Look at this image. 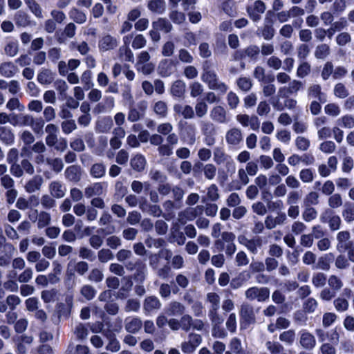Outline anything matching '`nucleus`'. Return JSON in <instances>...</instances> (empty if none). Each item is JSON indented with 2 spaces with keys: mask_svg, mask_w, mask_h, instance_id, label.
Segmentation results:
<instances>
[{
  "mask_svg": "<svg viewBox=\"0 0 354 354\" xmlns=\"http://www.w3.org/2000/svg\"><path fill=\"white\" fill-rule=\"evenodd\" d=\"M319 220L322 223H328L331 231H337L341 227L342 220L339 216L335 214L330 209H326L322 212Z\"/></svg>",
  "mask_w": 354,
  "mask_h": 354,
  "instance_id": "3",
  "label": "nucleus"
},
{
  "mask_svg": "<svg viewBox=\"0 0 354 354\" xmlns=\"http://www.w3.org/2000/svg\"><path fill=\"white\" fill-rule=\"evenodd\" d=\"M328 205L333 209H336L342 205V198L339 194L331 195L328 201Z\"/></svg>",
  "mask_w": 354,
  "mask_h": 354,
  "instance_id": "56",
  "label": "nucleus"
},
{
  "mask_svg": "<svg viewBox=\"0 0 354 354\" xmlns=\"http://www.w3.org/2000/svg\"><path fill=\"white\" fill-rule=\"evenodd\" d=\"M32 275L33 271L32 268H27L20 274H19L17 277V281L19 283H28L32 279Z\"/></svg>",
  "mask_w": 354,
  "mask_h": 354,
  "instance_id": "57",
  "label": "nucleus"
},
{
  "mask_svg": "<svg viewBox=\"0 0 354 354\" xmlns=\"http://www.w3.org/2000/svg\"><path fill=\"white\" fill-rule=\"evenodd\" d=\"M121 59L127 62H133V53L128 46H122L119 49Z\"/></svg>",
  "mask_w": 354,
  "mask_h": 354,
  "instance_id": "50",
  "label": "nucleus"
},
{
  "mask_svg": "<svg viewBox=\"0 0 354 354\" xmlns=\"http://www.w3.org/2000/svg\"><path fill=\"white\" fill-rule=\"evenodd\" d=\"M171 94L176 97H181L185 92V84L181 80L175 81L170 90Z\"/></svg>",
  "mask_w": 354,
  "mask_h": 354,
  "instance_id": "30",
  "label": "nucleus"
},
{
  "mask_svg": "<svg viewBox=\"0 0 354 354\" xmlns=\"http://www.w3.org/2000/svg\"><path fill=\"white\" fill-rule=\"evenodd\" d=\"M213 154L214 161L218 165H221L225 162H232L231 157L226 154L224 150L221 147L214 148Z\"/></svg>",
  "mask_w": 354,
  "mask_h": 354,
  "instance_id": "24",
  "label": "nucleus"
},
{
  "mask_svg": "<svg viewBox=\"0 0 354 354\" xmlns=\"http://www.w3.org/2000/svg\"><path fill=\"white\" fill-rule=\"evenodd\" d=\"M6 107L11 111L17 109L19 111H23L25 109V106L15 97H12L8 100Z\"/></svg>",
  "mask_w": 354,
  "mask_h": 354,
  "instance_id": "60",
  "label": "nucleus"
},
{
  "mask_svg": "<svg viewBox=\"0 0 354 354\" xmlns=\"http://www.w3.org/2000/svg\"><path fill=\"white\" fill-rule=\"evenodd\" d=\"M140 208L148 214L158 217L162 214L160 207L157 205H149L147 203H142L140 205Z\"/></svg>",
  "mask_w": 354,
  "mask_h": 354,
  "instance_id": "35",
  "label": "nucleus"
},
{
  "mask_svg": "<svg viewBox=\"0 0 354 354\" xmlns=\"http://www.w3.org/2000/svg\"><path fill=\"white\" fill-rule=\"evenodd\" d=\"M44 183V178L40 175H35L30 179L25 185V190L28 193H34L41 189Z\"/></svg>",
  "mask_w": 354,
  "mask_h": 354,
  "instance_id": "17",
  "label": "nucleus"
},
{
  "mask_svg": "<svg viewBox=\"0 0 354 354\" xmlns=\"http://www.w3.org/2000/svg\"><path fill=\"white\" fill-rule=\"evenodd\" d=\"M326 281V276L322 272L315 273L312 278L313 284L317 288L322 287Z\"/></svg>",
  "mask_w": 354,
  "mask_h": 354,
  "instance_id": "55",
  "label": "nucleus"
},
{
  "mask_svg": "<svg viewBox=\"0 0 354 354\" xmlns=\"http://www.w3.org/2000/svg\"><path fill=\"white\" fill-rule=\"evenodd\" d=\"M177 62L171 59H162L158 66V73L162 77H169L176 71Z\"/></svg>",
  "mask_w": 354,
  "mask_h": 354,
  "instance_id": "6",
  "label": "nucleus"
},
{
  "mask_svg": "<svg viewBox=\"0 0 354 354\" xmlns=\"http://www.w3.org/2000/svg\"><path fill=\"white\" fill-rule=\"evenodd\" d=\"M317 216V210L310 206H305V209L302 213V218L306 222H310L315 220Z\"/></svg>",
  "mask_w": 354,
  "mask_h": 354,
  "instance_id": "42",
  "label": "nucleus"
},
{
  "mask_svg": "<svg viewBox=\"0 0 354 354\" xmlns=\"http://www.w3.org/2000/svg\"><path fill=\"white\" fill-rule=\"evenodd\" d=\"M57 290L56 289L45 290L41 293V297L44 302L50 303L56 300Z\"/></svg>",
  "mask_w": 354,
  "mask_h": 354,
  "instance_id": "43",
  "label": "nucleus"
},
{
  "mask_svg": "<svg viewBox=\"0 0 354 354\" xmlns=\"http://www.w3.org/2000/svg\"><path fill=\"white\" fill-rule=\"evenodd\" d=\"M106 188V183H95L86 187L84 190L85 196L91 198L94 196H100L103 194Z\"/></svg>",
  "mask_w": 354,
  "mask_h": 354,
  "instance_id": "16",
  "label": "nucleus"
},
{
  "mask_svg": "<svg viewBox=\"0 0 354 354\" xmlns=\"http://www.w3.org/2000/svg\"><path fill=\"white\" fill-rule=\"evenodd\" d=\"M239 315L241 328H246L250 325L254 324L256 322L254 308L248 304L243 303L241 305Z\"/></svg>",
  "mask_w": 354,
  "mask_h": 354,
  "instance_id": "2",
  "label": "nucleus"
},
{
  "mask_svg": "<svg viewBox=\"0 0 354 354\" xmlns=\"http://www.w3.org/2000/svg\"><path fill=\"white\" fill-rule=\"evenodd\" d=\"M201 342L202 337L200 335L190 333L188 336V340L182 342L181 350L185 353H193Z\"/></svg>",
  "mask_w": 354,
  "mask_h": 354,
  "instance_id": "7",
  "label": "nucleus"
},
{
  "mask_svg": "<svg viewBox=\"0 0 354 354\" xmlns=\"http://www.w3.org/2000/svg\"><path fill=\"white\" fill-rule=\"evenodd\" d=\"M49 191L53 197L60 198L64 196L66 189L61 182L53 181L49 185Z\"/></svg>",
  "mask_w": 354,
  "mask_h": 354,
  "instance_id": "21",
  "label": "nucleus"
},
{
  "mask_svg": "<svg viewBox=\"0 0 354 354\" xmlns=\"http://www.w3.org/2000/svg\"><path fill=\"white\" fill-rule=\"evenodd\" d=\"M5 53L10 57H14L18 52V43L17 40H10L4 48Z\"/></svg>",
  "mask_w": 354,
  "mask_h": 354,
  "instance_id": "46",
  "label": "nucleus"
},
{
  "mask_svg": "<svg viewBox=\"0 0 354 354\" xmlns=\"http://www.w3.org/2000/svg\"><path fill=\"white\" fill-rule=\"evenodd\" d=\"M342 217L346 223H351L354 221V203L347 202L344 204L342 212Z\"/></svg>",
  "mask_w": 354,
  "mask_h": 354,
  "instance_id": "27",
  "label": "nucleus"
},
{
  "mask_svg": "<svg viewBox=\"0 0 354 354\" xmlns=\"http://www.w3.org/2000/svg\"><path fill=\"white\" fill-rule=\"evenodd\" d=\"M295 332L294 330H288L279 335V339L288 345H292L295 340Z\"/></svg>",
  "mask_w": 354,
  "mask_h": 354,
  "instance_id": "40",
  "label": "nucleus"
},
{
  "mask_svg": "<svg viewBox=\"0 0 354 354\" xmlns=\"http://www.w3.org/2000/svg\"><path fill=\"white\" fill-rule=\"evenodd\" d=\"M209 117L213 121L219 124H227L230 121L226 109L221 105H216L211 109Z\"/></svg>",
  "mask_w": 354,
  "mask_h": 354,
  "instance_id": "8",
  "label": "nucleus"
},
{
  "mask_svg": "<svg viewBox=\"0 0 354 354\" xmlns=\"http://www.w3.org/2000/svg\"><path fill=\"white\" fill-rule=\"evenodd\" d=\"M10 124L19 126H29L32 124V115H11Z\"/></svg>",
  "mask_w": 354,
  "mask_h": 354,
  "instance_id": "28",
  "label": "nucleus"
},
{
  "mask_svg": "<svg viewBox=\"0 0 354 354\" xmlns=\"http://www.w3.org/2000/svg\"><path fill=\"white\" fill-rule=\"evenodd\" d=\"M208 111V106L203 100H198L195 105V113L198 118L204 117Z\"/></svg>",
  "mask_w": 354,
  "mask_h": 354,
  "instance_id": "47",
  "label": "nucleus"
},
{
  "mask_svg": "<svg viewBox=\"0 0 354 354\" xmlns=\"http://www.w3.org/2000/svg\"><path fill=\"white\" fill-rule=\"evenodd\" d=\"M150 186L151 185L149 182L142 183L138 180H133L131 185V189L137 194H140L143 189L148 191L150 188Z\"/></svg>",
  "mask_w": 354,
  "mask_h": 354,
  "instance_id": "49",
  "label": "nucleus"
},
{
  "mask_svg": "<svg viewBox=\"0 0 354 354\" xmlns=\"http://www.w3.org/2000/svg\"><path fill=\"white\" fill-rule=\"evenodd\" d=\"M30 10L37 18H43L42 9L35 0H24Z\"/></svg>",
  "mask_w": 354,
  "mask_h": 354,
  "instance_id": "36",
  "label": "nucleus"
},
{
  "mask_svg": "<svg viewBox=\"0 0 354 354\" xmlns=\"http://www.w3.org/2000/svg\"><path fill=\"white\" fill-rule=\"evenodd\" d=\"M161 307L160 300L155 296H150L145 299L143 309L145 312L149 313L153 310H157Z\"/></svg>",
  "mask_w": 354,
  "mask_h": 354,
  "instance_id": "22",
  "label": "nucleus"
},
{
  "mask_svg": "<svg viewBox=\"0 0 354 354\" xmlns=\"http://www.w3.org/2000/svg\"><path fill=\"white\" fill-rule=\"evenodd\" d=\"M106 168L103 164H94L91 169V174L94 178H101L105 174Z\"/></svg>",
  "mask_w": 354,
  "mask_h": 354,
  "instance_id": "54",
  "label": "nucleus"
},
{
  "mask_svg": "<svg viewBox=\"0 0 354 354\" xmlns=\"http://www.w3.org/2000/svg\"><path fill=\"white\" fill-rule=\"evenodd\" d=\"M55 77V73L51 70L42 68L38 73L37 80L42 85L51 84Z\"/></svg>",
  "mask_w": 354,
  "mask_h": 354,
  "instance_id": "19",
  "label": "nucleus"
},
{
  "mask_svg": "<svg viewBox=\"0 0 354 354\" xmlns=\"http://www.w3.org/2000/svg\"><path fill=\"white\" fill-rule=\"evenodd\" d=\"M0 139L6 145H11L14 141V135L9 129L5 127H1Z\"/></svg>",
  "mask_w": 354,
  "mask_h": 354,
  "instance_id": "37",
  "label": "nucleus"
},
{
  "mask_svg": "<svg viewBox=\"0 0 354 354\" xmlns=\"http://www.w3.org/2000/svg\"><path fill=\"white\" fill-rule=\"evenodd\" d=\"M136 68L138 72H140L145 75H149L154 70V65L150 62L145 63L143 62L140 64V63H136Z\"/></svg>",
  "mask_w": 354,
  "mask_h": 354,
  "instance_id": "51",
  "label": "nucleus"
},
{
  "mask_svg": "<svg viewBox=\"0 0 354 354\" xmlns=\"http://www.w3.org/2000/svg\"><path fill=\"white\" fill-rule=\"evenodd\" d=\"M239 241L240 243L245 245L248 250L254 254L257 253L258 249L262 245V240L259 237L248 239L244 236H241L239 237Z\"/></svg>",
  "mask_w": 354,
  "mask_h": 354,
  "instance_id": "13",
  "label": "nucleus"
},
{
  "mask_svg": "<svg viewBox=\"0 0 354 354\" xmlns=\"http://www.w3.org/2000/svg\"><path fill=\"white\" fill-rule=\"evenodd\" d=\"M328 286L335 292L343 287L342 279L336 275H330L328 279Z\"/></svg>",
  "mask_w": 354,
  "mask_h": 354,
  "instance_id": "44",
  "label": "nucleus"
},
{
  "mask_svg": "<svg viewBox=\"0 0 354 354\" xmlns=\"http://www.w3.org/2000/svg\"><path fill=\"white\" fill-rule=\"evenodd\" d=\"M153 28L158 30L159 31H163L168 32L171 29V25L169 21L165 19H159L156 21H154L152 24Z\"/></svg>",
  "mask_w": 354,
  "mask_h": 354,
  "instance_id": "38",
  "label": "nucleus"
},
{
  "mask_svg": "<svg viewBox=\"0 0 354 354\" xmlns=\"http://www.w3.org/2000/svg\"><path fill=\"white\" fill-rule=\"evenodd\" d=\"M142 326V321L136 317H128L124 320V327L130 333H138Z\"/></svg>",
  "mask_w": 354,
  "mask_h": 354,
  "instance_id": "14",
  "label": "nucleus"
},
{
  "mask_svg": "<svg viewBox=\"0 0 354 354\" xmlns=\"http://www.w3.org/2000/svg\"><path fill=\"white\" fill-rule=\"evenodd\" d=\"M148 8L153 12L161 14L165 10V2L164 0H149Z\"/></svg>",
  "mask_w": 354,
  "mask_h": 354,
  "instance_id": "32",
  "label": "nucleus"
},
{
  "mask_svg": "<svg viewBox=\"0 0 354 354\" xmlns=\"http://www.w3.org/2000/svg\"><path fill=\"white\" fill-rule=\"evenodd\" d=\"M174 110L176 113H180L185 119H192L194 117V111L189 105L176 104L174 106Z\"/></svg>",
  "mask_w": 354,
  "mask_h": 354,
  "instance_id": "31",
  "label": "nucleus"
},
{
  "mask_svg": "<svg viewBox=\"0 0 354 354\" xmlns=\"http://www.w3.org/2000/svg\"><path fill=\"white\" fill-rule=\"evenodd\" d=\"M62 129L64 133L69 134L73 131L76 129L77 125L75 124V120H68L63 121L61 124Z\"/></svg>",
  "mask_w": 354,
  "mask_h": 354,
  "instance_id": "58",
  "label": "nucleus"
},
{
  "mask_svg": "<svg viewBox=\"0 0 354 354\" xmlns=\"http://www.w3.org/2000/svg\"><path fill=\"white\" fill-rule=\"evenodd\" d=\"M266 346L272 354H279L283 349L279 343L270 341L266 342Z\"/></svg>",
  "mask_w": 354,
  "mask_h": 354,
  "instance_id": "64",
  "label": "nucleus"
},
{
  "mask_svg": "<svg viewBox=\"0 0 354 354\" xmlns=\"http://www.w3.org/2000/svg\"><path fill=\"white\" fill-rule=\"evenodd\" d=\"M118 41L116 38L109 34L102 35L98 42V48L100 51L105 52L116 48Z\"/></svg>",
  "mask_w": 354,
  "mask_h": 354,
  "instance_id": "10",
  "label": "nucleus"
},
{
  "mask_svg": "<svg viewBox=\"0 0 354 354\" xmlns=\"http://www.w3.org/2000/svg\"><path fill=\"white\" fill-rule=\"evenodd\" d=\"M185 310V306L180 302L173 301L170 303L167 309V313L169 315L176 316L181 315Z\"/></svg>",
  "mask_w": 354,
  "mask_h": 354,
  "instance_id": "34",
  "label": "nucleus"
},
{
  "mask_svg": "<svg viewBox=\"0 0 354 354\" xmlns=\"http://www.w3.org/2000/svg\"><path fill=\"white\" fill-rule=\"evenodd\" d=\"M146 159L142 154L138 153L133 156L130 161L131 167L137 171H142L146 166Z\"/></svg>",
  "mask_w": 354,
  "mask_h": 354,
  "instance_id": "25",
  "label": "nucleus"
},
{
  "mask_svg": "<svg viewBox=\"0 0 354 354\" xmlns=\"http://www.w3.org/2000/svg\"><path fill=\"white\" fill-rule=\"evenodd\" d=\"M17 72V66L12 62H4L0 66V73L6 77H11Z\"/></svg>",
  "mask_w": 354,
  "mask_h": 354,
  "instance_id": "29",
  "label": "nucleus"
},
{
  "mask_svg": "<svg viewBox=\"0 0 354 354\" xmlns=\"http://www.w3.org/2000/svg\"><path fill=\"white\" fill-rule=\"evenodd\" d=\"M245 295L250 301L256 299L259 302H263L269 298L270 290L266 287L253 286L245 291Z\"/></svg>",
  "mask_w": 354,
  "mask_h": 354,
  "instance_id": "4",
  "label": "nucleus"
},
{
  "mask_svg": "<svg viewBox=\"0 0 354 354\" xmlns=\"http://www.w3.org/2000/svg\"><path fill=\"white\" fill-rule=\"evenodd\" d=\"M204 212L203 205H197L194 207H187L180 212L178 215V220L181 224H185L188 221L194 220Z\"/></svg>",
  "mask_w": 354,
  "mask_h": 354,
  "instance_id": "5",
  "label": "nucleus"
},
{
  "mask_svg": "<svg viewBox=\"0 0 354 354\" xmlns=\"http://www.w3.org/2000/svg\"><path fill=\"white\" fill-rule=\"evenodd\" d=\"M190 95L193 97H196L201 95L203 92V86L198 82H194L189 86Z\"/></svg>",
  "mask_w": 354,
  "mask_h": 354,
  "instance_id": "61",
  "label": "nucleus"
},
{
  "mask_svg": "<svg viewBox=\"0 0 354 354\" xmlns=\"http://www.w3.org/2000/svg\"><path fill=\"white\" fill-rule=\"evenodd\" d=\"M153 110L160 118H165L167 115V105L163 101H158L154 104Z\"/></svg>",
  "mask_w": 354,
  "mask_h": 354,
  "instance_id": "45",
  "label": "nucleus"
},
{
  "mask_svg": "<svg viewBox=\"0 0 354 354\" xmlns=\"http://www.w3.org/2000/svg\"><path fill=\"white\" fill-rule=\"evenodd\" d=\"M81 294L84 296L87 300H91L94 298L96 294L95 290L89 285H84L81 288Z\"/></svg>",
  "mask_w": 354,
  "mask_h": 354,
  "instance_id": "59",
  "label": "nucleus"
},
{
  "mask_svg": "<svg viewBox=\"0 0 354 354\" xmlns=\"http://www.w3.org/2000/svg\"><path fill=\"white\" fill-rule=\"evenodd\" d=\"M207 299L211 304L210 310H218L220 306V297L215 292H209L207 295Z\"/></svg>",
  "mask_w": 354,
  "mask_h": 354,
  "instance_id": "52",
  "label": "nucleus"
},
{
  "mask_svg": "<svg viewBox=\"0 0 354 354\" xmlns=\"http://www.w3.org/2000/svg\"><path fill=\"white\" fill-rule=\"evenodd\" d=\"M147 44V39L140 34L136 35L132 41V47L134 49H140L145 47Z\"/></svg>",
  "mask_w": 354,
  "mask_h": 354,
  "instance_id": "63",
  "label": "nucleus"
},
{
  "mask_svg": "<svg viewBox=\"0 0 354 354\" xmlns=\"http://www.w3.org/2000/svg\"><path fill=\"white\" fill-rule=\"evenodd\" d=\"M66 178L73 182H77L81 177V169L79 166L71 165L65 170Z\"/></svg>",
  "mask_w": 354,
  "mask_h": 354,
  "instance_id": "26",
  "label": "nucleus"
},
{
  "mask_svg": "<svg viewBox=\"0 0 354 354\" xmlns=\"http://www.w3.org/2000/svg\"><path fill=\"white\" fill-rule=\"evenodd\" d=\"M69 48L71 50L77 49L82 55H86L90 50L88 44L86 41H82L80 44H77L75 41H72L69 45Z\"/></svg>",
  "mask_w": 354,
  "mask_h": 354,
  "instance_id": "48",
  "label": "nucleus"
},
{
  "mask_svg": "<svg viewBox=\"0 0 354 354\" xmlns=\"http://www.w3.org/2000/svg\"><path fill=\"white\" fill-rule=\"evenodd\" d=\"M68 15L69 17L77 24H83L86 20V15L77 8H72Z\"/></svg>",
  "mask_w": 354,
  "mask_h": 354,
  "instance_id": "39",
  "label": "nucleus"
},
{
  "mask_svg": "<svg viewBox=\"0 0 354 354\" xmlns=\"http://www.w3.org/2000/svg\"><path fill=\"white\" fill-rule=\"evenodd\" d=\"M337 250L339 252H343L348 248L347 241L350 239V232L347 230L340 231L337 234Z\"/></svg>",
  "mask_w": 354,
  "mask_h": 354,
  "instance_id": "20",
  "label": "nucleus"
},
{
  "mask_svg": "<svg viewBox=\"0 0 354 354\" xmlns=\"http://www.w3.org/2000/svg\"><path fill=\"white\" fill-rule=\"evenodd\" d=\"M289 82L288 86H281L279 88L278 94L279 96L286 97L288 95L296 93L302 86V83L296 80Z\"/></svg>",
  "mask_w": 354,
  "mask_h": 354,
  "instance_id": "12",
  "label": "nucleus"
},
{
  "mask_svg": "<svg viewBox=\"0 0 354 354\" xmlns=\"http://www.w3.org/2000/svg\"><path fill=\"white\" fill-rule=\"evenodd\" d=\"M338 125L348 129L354 127V118L351 115H345L337 120Z\"/></svg>",
  "mask_w": 354,
  "mask_h": 354,
  "instance_id": "62",
  "label": "nucleus"
},
{
  "mask_svg": "<svg viewBox=\"0 0 354 354\" xmlns=\"http://www.w3.org/2000/svg\"><path fill=\"white\" fill-rule=\"evenodd\" d=\"M299 343L303 348L311 350L316 345V339L313 334L303 329L299 331Z\"/></svg>",
  "mask_w": 354,
  "mask_h": 354,
  "instance_id": "11",
  "label": "nucleus"
},
{
  "mask_svg": "<svg viewBox=\"0 0 354 354\" xmlns=\"http://www.w3.org/2000/svg\"><path fill=\"white\" fill-rule=\"evenodd\" d=\"M286 220V214L279 212L275 217L271 215L268 216L265 220V225L268 229L271 230L274 228L277 225L283 224Z\"/></svg>",
  "mask_w": 354,
  "mask_h": 354,
  "instance_id": "18",
  "label": "nucleus"
},
{
  "mask_svg": "<svg viewBox=\"0 0 354 354\" xmlns=\"http://www.w3.org/2000/svg\"><path fill=\"white\" fill-rule=\"evenodd\" d=\"M201 130L204 136L216 134L215 125L209 121H201L200 123Z\"/></svg>",
  "mask_w": 354,
  "mask_h": 354,
  "instance_id": "41",
  "label": "nucleus"
},
{
  "mask_svg": "<svg viewBox=\"0 0 354 354\" xmlns=\"http://www.w3.org/2000/svg\"><path fill=\"white\" fill-rule=\"evenodd\" d=\"M250 278V274L245 272L240 273L237 277L232 279L230 282V286L233 289H237L241 287Z\"/></svg>",
  "mask_w": 354,
  "mask_h": 354,
  "instance_id": "33",
  "label": "nucleus"
},
{
  "mask_svg": "<svg viewBox=\"0 0 354 354\" xmlns=\"http://www.w3.org/2000/svg\"><path fill=\"white\" fill-rule=\"evenodd\" d=\"M333 260L334 255L333 253L325 254L318 259L316 264V268L322 270H328L330 268V263Z\"/></svg>",
  "mask_w": 354,
  "mask_h": 354,
  "instance_id": "23",
  "label": "nucleus"
},
{
  "mask_svg": "<svg viewBox=\"0 0 354 354\" xmlns=\"http://www.w3.org/2000/svg\"><path fill=\"white\" fill-rule=\"evenodd\" d=\"M330 53V48L327 44H323L317 46L315 55L318 59L326 58Z\"/></svg>",
  "mask_w": 354,
  "mask_h": 354,
  "instance_id": "53",
  "label": "nucleus"
},
{
  "mask_svg": "<svg viewBox=\"0 0 354 354\" xmlns=\"http://www.w3.org/2000/svg\"><path fill=\"white\" fill-rule=\"evenodd\" d=\"M201 80L207 84L209 89L216 90L221 95L225 94L228 90V86L220 81L215 71L207 64L203 66Z\"/></svg>",
  "mask_w": 354,
  "mask_h": 354,
  "instance_id": "1",
  "label": "nucleus"
},
{
  "mask_svg": "<svg viewBox=\"0 0 354 354\" xmlns=\"http://www.w3.org/2000/svg\"><path fill=\"white\" fill-rule=\"evenodd\" d=\"M225 141L230 147H238L243 142V136L241 129L232 128L225 134Z\"/></svg>",
  "mask_w": 354,
  "mask_h": 354,
  "instance_id": "9",
  "label": "nucleus"
},
{
  "mask_svg": "<svg viewBox=\"0 0 354 354\" xmlns=\"http://www.w3.org/2000/svg\"><path fill=\"white\" fill-rule=\"evenodd\" d=\"M265 10L264 3L261 1H256L252 6L248 8V12L250 18L256 21L260 19V15L263 13Z\"/></svg>",
  "mask_w": 354,
  "mask_h": 354,
  "instance_id": "15",
  "label": "nucleus"
}]
</instances>
